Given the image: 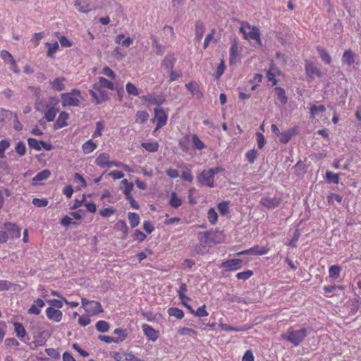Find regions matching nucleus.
<instances>
[{
	"label": "nucleus",
	"instance_id": "nucleus-1",
	"mask_svg": "<svg viewBox=\"0 0 361 361\" xmlns=\"http://www.w3.org/2000/svg\"><path fill=\"white\" fill-rule=\"evenodd\" d=\"M59 99L51 97L36 104L37 111H44V118L48 122L54 121L59 109L56 107L59 104Z\"/></svg>",
	"mask_w": 361,
	"mask_h": 361
},
{
	"label": "nucleus",
	"instance_id": "nucleus-2",
	"mask_svg": "<svg viewBox=\"0 0 361 361\" xmlns=\"http://www.w3.org/2000/svg\"><path fill=\"white\" fill-rule=\"evenodd\" d=\"M307 336V330L305 328L295 329L290 327L281 334V337L286 341L292 343L294 346H298Z\"/></svg>",
	"mask_w": 361,
	"mask_h": 361
},
{
	"label": "nucleus",
	"instance_id": "nucleus-3",
	"mask_svg": "<svg viewBox=\"0 0 361 361\" xmlns=\"http://www.w3.org/2000/svg\"><path fill=\"white\" fill-rule=\"evenodd\" d=\"M49 306L46 309L47 317L54 322H60L63 318V312L60 310L63 307L62 300L50 299L47 300Z\"/></svg>",
	"mask_w": 361,
	"mask_h": 361
},
{
	"label": "nucleus",
	"instance_id": "nucleus-4",
	"mask_svg": "<svg viewBox=\"0 0 361 361\" xmlns=\"http://www.w3.org/2000/svg\"><path fill=\"white\" fill-rule=\"evenodd\" d=\"M224 169L220 166L212 168L208 170H203L197 176V180L201 184L207 185L209 188L214 187V176L221 173Z\"/></svg>",
	"mask_w": 361,
	"mask_h": 361
},
{
	"label": "nucleus",
	"instance_id": "nucleus-5",
	"mask_svg": "<svg viewBox=\"0 0 361 361\" xmlns=\"http://www.w3.org/2000/svg\"><path fill=\"white\" fill-rule=\"evenodd\" d=\"M198 238L202 243L211 245L221 243L224 236L221 232L206 231L200 233Z\"/></svg>",
	"mask_w": 361,
	"mask_h": 361
},
{
	"label": "nucleus",
	"instance_id": "nucleus-6",
	"mask_svg": "<svg viewBox=\"0 0 361 361\" xmlns=\"http://www.w3.org/2000/svg\"><path fill=\"white\" fill-rule=\"evenodd\" d=\"M81 304L85 312L90 315H97L104 312L101 303L98 301L89 300L82 298Z\"/></svg>",
	"mask_w": 361,
	"mask_h": 361
},
{
	"label": "nucleus",
	"instance_id": "nucleus-7",
	"mask_svg": "<svg viewBox=\"0 0 361 361\" xmlns=\"http://www.w3.org/2000/svg\"><path fill=\"white\" fill-rule=\"evenodd\" d=\"M81 98L80 92H69L63 94L61 96L63 106H78Z\"/></svg>",
	"mask_w": 361,
	"mask_h": 361
},
{
	"label": "nucleus",
	"instance_id": "nucleus-8",
	"mask_svg": "<svg viewBox=\"0 0 361 361\" xmlns=\"http://www.w3.org/2000/svg\"><path fill=\"white\" fill-rule=\"evenodd\" d=\"M281 202V199L279 197L274 196H264L259 201L260 205L264 209H273L279 206Z\"/></svg>",
	"mask_w": 361,
	"mask_h": 361
},
{
	"label": "nucleus",
	"instance_id": "nucleus-9",
	"mask_svg": "<svg viewBox=\"0 0 361 361\" xmlns=\"http://www.w3.org/2000/svg\"><path fill=\"white\" fill-rule=\"evenodd\" d=\"M27 144L30 148L37 151H40L44 149L47 151H51L54 149V146L49 143L42 140H37V139L29 137L27 139Z\"/></svg>",
	"mask_w": 361,
	"mask_h": 361
},
{
	"label": "nucleus",
	"instance_id": "nucleus-10",
	"mask_svg": "<svg viewBox=\"0 0 361 361\" xmlns=\"http://www.w3.org/2000/svg\"><path fill=\"white\" fill-rule=\"evenodd\" d=\"M167 119L168 116L165 111L162 109L156 108L154 109V116L152 119V121L157 123L154 132L165 126L166 124Z\"/></svg>",
	"mask_w": 361,
	"mask_h": 361
},
{
	"label": "nucleus",
	"instance_id": "nucleus-11",
	"mask_svg": "<svg viewBox=\"0 0 361 361\" xmlns=\"http://www.w3.org/2000/svg\"><path fill=\"white\" fill-rule=\"evenodd\" d=\"M305 70L307 76L313 80L315 77L321 78L322 76L320 69L312 61H305Z\"/></svg>",
	"mask_w": 361,
	"mask_h": 361
},
{
	"label": "nucleus",
	"instance_id": "nucleus-12",
	"mask_svg": "<svg viewBox=\"0 0 361 361\" xmlns=\"http://www.w3.org/2000/svg\"><path fill=\"white\" fill-rule=\"evenodd\" d=\"M142 330L149 341L154 342L158 339L159 331H156L151 326L147 324H143L142 325Z\"/></svg>",
	"mask_w": 361,
	"mask_h": 361
},
{
	"label": "nucleus",
	"instance_id": "nucleus-13",
	"mask_svg": "<svg viewBox=\"0 0 361 361\" xmlns=\"http://www.w3.org/2000/svg\"><path fill=\"white\" fill-rule=\"evenodd\" d=\"M44 305L45 303L44 300L41 298H37L34 300L33 303L28 309L27 313L29 314L39 315L41 313L42 309L44 307Z\"/></svg>",
	"mask_w": 361,
	"mask_h": 361
},
{
	"label": "nucleus",
	"instance_id": "nucleus-14",
	"mask_svg": "<svg viewBox=\"0 0 361 361\" xmlns=\"http://www.w3.org/2000/svg\"><path fill=\"white\" fill-rule=\"evenodd\" d=\"M1 57L6 62L8 63L11 65V69L16 73H18L19 71L17 68V64L16 61L14 60L13 56L6 50H3L1 51Z\"/></svg>",
	"mask_w": 361,
	"mask_h": 361
},
{
	"label": "nucleus",
	"instance_id": "nucleus-15",
	"mask_svg": "<svg viewBox=\"0 0 361 361\" xmlns=\"http://www.w3.org/2000/svg\"><path fill=\"white\" fill-rule=\"evenodd\" d=\"M242 262L240 259H232L222 262L221 267L229 271H235L240 269Z\"/></svg>",
	"mask_w": 361,
	"mask_h": 361
},
{
	"label": "nucleus",
	"instance_id": "nucleus-16",
	"mask_svg": "<svg viewBox=\"0 0 361 361\" xmlns=\"http://www.w3.org/2000/svg\"><path fill=\"white\" fill-rule=\"evenodd\" d=\"M74 6L80 13H87L92 10L88 0H75Z\"/></svg>",
	"mask_w": 361,
	"mask_h": 361
},
{
	"label": "nucleus",
	"instance_id": "nucleus-17",
	"mask_svg": "<svg viewBox=\"0 0 361 361\" xmlns=\"http://www.w3.org/2000/svg\"><path fill=\"white\" fill-rule=\"evenodd\" d=\"M68 114L65 111H62L59 114L58 118L54 123V129L59 130L68 126L67 120L68 119Z\"/></svg>",
	"mask_w": 361,
	"mask_h": 361
},
{
	"label": "nucleus",
	"instance_id": "nucleus-18",
	"mask_svg": "<svg viewBox=\"0 0 361 361\" xmlns=\"http://www.w3.org/2000/svg\"><path fill=\"white\" fill-rule=\"evenodd\" d=\"M50 176L51 171L48 169H44L32 178V184L35 185H39L42 181L48 179Z\"/></svg>",
	"mask_w": 361,
	"mask_h": 361
},
{
	"label": "nucleus",
	"instance_id": "nucleus-19",
	"mask_svg": "<svg viewBox=\"0 0 361 361\" xmlns=\"http://www.w3.org/2000/svg\"><path fill=\"white\" fill-rule=\"evenodd\" d=\"M4 227L11 233V238H19L20 237V228L16 224L10 222L5 223Z\"/></svg>",
	"mask_w": 361,
	"mask_h": 361
},
{
	"label": "nucleus",
	"instance_id": "nucleus-20",
	"mask_svg": "<svg viewBox=\"0 0 361 361\" xmlns=\"http://www.w3.org/2000/svg\"><path fill=\"white\" fill-rule=\"evenodd\" d=\"M145 99L148 104L156 105H161L165 101L164 97L161 94H148L147 96H145Z\"/></svg>",
	"mask_w": 361,
	"mask_h": 361
},
{
	"label": "nucleus",
	"instance_id": "nucleus-21",
	"mask_svg": "<svg viewBox=\"0 0 361 361\" xmlns=\"http://www.w3.org/2000/svg\"><path fill=\"white\" fill-rule=\"evenodd\" d=\"M178 166L184 169L181 173L182 179L184 180L185 181L192 183L194 180V176L192 173L191 165L183 164L182 166Z\"/></svg>",
	"mask_w": 361,
	"mask_h": 361
},
{
	"label": "nucleus",
	"instance_id": "nucleus-22",
	"mask_svg": "<svg viewBox=\"0 0 361 361\" xmlns=\"http://www.w3.org/2000/svg\"><path fill=\"white\" fill-rule=\"evenodd\" d=\"M280 71L277 69V68L274 65H271L269 69L267 71V77L268 81L271 82L272 85H275L277 83V80L276 79V74H279Z\"/></svg>",
	"mask_w": 361,
	"mask_h": 361
},
{
	"label": "nucleus",
	"instance_id": "nucleus-23",
	"mask_svg": "<svg viewBox=\"0 0 361 361\" xmlns=\"http://www.w3.org/2000/svg\"><path fill=\"white\" fill-rule=\"evenodd\" d=\"M251 30L250 32H247L245 35V39H252L256 40L259 45L262 44L260 39V33L259 30L257 27L251 26Z\"/></svg>",
	"mask_w": 361,
	"mask_h": 361
},
{
	"label": "nucleus",
	"instance_id": "nucleus-24",
	"mask_svg": "<svg viewBox=\"0 0 361 361\" xmlns=\"http://www.w3.org/2000/svg\"><path fill=\"white\" fill-rule=\"evenodd\" d=\"M109 154L107 153L100 154L95 160V164L100 167H109Z\"/></svg>",
	"mask_w": 361,
	"mask_h": 361
},
{
	"label": "nucleus",
	"instance_id": "nucleus-25",
	"mask_svg": "<svg viewBox=\"0 0 361 361\" xmlns=\"http://www.w3.org/2000/svg\"><path fill=\"white\" fill-rule=\"evenodd\" d=\"M204 30H205V27H204V25L202 22H201L200 20H198L195 23V40L197 42H200L203 35H204Z\"/></svg>",
	"mask_w": 361,
	"mask_h": 361
},
{
	"label": "nucleus",
	"instance_id": "nucleus-26",
	"mask_svg": "<svg viewBox=\"0 0 361 361\" xmlns=\"http://www.w3.org/2000/svg\"><path fill=\"white\" fill-rule=\"evenodd\" d=\"M97 147V144L93 142L92 140H88L82 145V152L85 154H88L94 152Z\"/></svg>",
	"mask_w": 361,
	"mask_h": 361
},
{
	"label": "nucleus",
	"instance_id": "nucleus-27",
	"mask_svg": "<svg viewBox=\"0 0 361 361\" xmlns=\"http://www.w3.org/2000/svg\"><path fill=\"white\" fill-rule=\"evenodd\" d=\"M124 37H125V35L123 34H122V33L118 34L115 37V42L116 44H121V46H123L124 47H128L129 46H130L133 44V38L128 37L125 39L122 40Z\"/></svg>",
	"mask_w": 361,
	"mask_h": 361
},
{
	"label": "nucleus",
	"instance_id": "nucleus-28",
	"mask_svg": "<svg viewBox=\"0 0 361 361\" xmlns=\"http://www.w3.org/2000/svg\"><path fill=\"white\" fill-rule=\"evenodd\" d=\"M110 356L116 361H128L129 353L123 351H112L110 353Z\"/></svg>",
	"mask_w": 361,
	"mask_h": 361
},
{
	"label": "nucleus",
	"instance_id": "nucleus-29",
	"mask_svg": "<svg viewBox=\"0 0 361 361\" xmlns=\"http://www.w3.org/2000/svg\"><path fill=\"white\" fill-rule=\"evenodd\" d=\"M121 183L123 185L122 190L125 195V197L126 198L128 197L132 196L131 192L134 187L133 183L128 182L127 179H123L121 180Z\"/></svg>",
	"mask_w": 361,
	"mask_h": 361
},
{
	"label": "nucleus",
	"instance_id": "nucleus-30",
	"mask_svg": "<svg viewBox=\"0 0 361 361\" xmlns=\"http://www.w3.org/2000/svg\"><path fill=\"white\" fill-rule=\"evenodd\" d=\"M238 56V44L236 40H234L232 43L230 49V63H235L237 57Z\"/></svg>",
	"mask_w": 361,
	"mask_h": 361
},
{
	"label": "nucleus",
	"instance_id": "nucleus-31",
	"mask_svg": "<svg viewBox=\"0 0 361 361\" xmlns=\"http://www.w3.org/2000/svg\"><path fill=\"white\" fill-rule=\"evenodd\" d=\"M176 59L172 55H167L161 62V66L169 71H171Z\"/></svg>",
	"mask_w": 361,
	"mask_h": 361
},
{
	"label": "nucleus",
	"instance_id": "nucleus-32",
	"mask_svg": "<svg viewBox=\"0 0 361 361\" xmlns=\"http://www.w3.org/2000/svg\"><path fill=\"white\" fill-rule=\"evenodd\" d=\"M317 51L320 58L325 63L330 64L331 63V57L325 49L322 47H317Z\"/></svg>",
	"mask_w": 361,
	"mask_h": 361
},
{
	"label": "nucleus",
	"instance_id": "nucleus-33",
	"mask_svg": "<svg viewBox=\"0 0 361 361\" xmlns=\"http://www.w3.org/2000/svg\"><path fill=\"white\" fill-rule=\"evenodd\" d=\"M326 108L322 104L312 105L310 109V115L312 118H314L316 116H319L320 114H322L325 111Z\"/></svg>",
	"mask_w": 361,
	"mask_h": 361
},
{
	"label": "nucleus",
	"instance_id": "nucleus-34",
	"mask_svg": "<svg viewBox=\"0 0 361 361\" xmlns=\"http://www.w3.org/2000/svg\"><path fill=\"white\" fill-rule=\"evenodd\" d=\"M115 228L116 230L121 232L123 238H126L128 234V227L124 221H118L115 224Z\"/></svg>",
	"mask_w": 361,
	"mask_h": 361
},
{
	"label": "nucleus",
	"instance_id": "nucleus-35",
	"mask_svg": "<svg viewBox=\"0 0 361 361\" xmlns=\"http://www.w3.org/2000/svg\"><path fill=\"white\" fill-rule=\"evenodd\" d=\"M343 62L348 66H351L355 61V54L350 50H346L342 57Z\"/></svg>",
	"mask_w": 361,
	"mask_h": 361
},
{
	"label": "nucleus",
	"instance_id": "nucleus-36",
	"mask_svg": "<svg viewBox=\"0 0 361 361\" xmlns=\"http://www.w3.org/2000/svg\"><path fill=\"white\" fill-rule=\"evenodd\" d=\"M128 219L129 221V224L132 228L137 227L140 222V219L139 215L135 212H128Z\"/></svg>",
	"mask_w": 361,
	"mask_h": 361
},
{
	"label": "nucleus",
	"instance_id": "nucleus-37",
	"mask_svg": "<svg viewBox=\"0 0 361 361\" xmlns=\"http://www.w3.org/2000/svg\"><path fill=\"white\" fill-rule=\"evenodd\" d=\"M95 329L100 333H106L110 329L109 324L104 320L98 321L95 324Z\"/></svg>",
	"mask_w": 361,
	"mask_h": 361
},
{
	"label": "nucleus",
	"instance_id": "nucleus-38",
	"mask_svg": "<svg viewBox=\"0 0 361 361\" xmlns=\"http://www.w3.org/2000/svg\"><path fill=\"white\" fill-rule=\"evenodd\" d=\"M65 78H56L51 83V88L54 90H63L66 86L64 85Z\"/></svg>",
	"mask_w": 361,
	"mask_h": 361
},
{
	"label": "nucleus",
	"instance_id": "nucleus-39",
	"mask_svg": "<svg viewBox=\"0 0 361 361\" xmlns=\"http://www.w3.org/2000/svg\"><path fill=\"white\" fill-rule=\"evenodd\" d=\"M13 325L16 336L20 339L23 338L26 335V331L23 325L18 322H15Z\"/></svg>",
	"mask_w": 361,
	"mask_h": 361
},
{
	"label": "nucleus",
	"instance_id": "nucleus-40",
	"mask_svg": "<svg viewBox=\"0 0 361 361\" xmlns=\"http://www.w3.org/2000/svg\"><path fill=\"white\" fill-rule=\"evenodd\" d=\"M141 146L149 152H155L159 149V144L157 142H142Z\"/></svg>",
	"mask_w": 361,
	"mask_h": 361
},
{
	"label": "nucleus",
	"instance_id": "nucleus-41",
	"mask_svg": "<svg viewBox=\"0 0 361 361\" xmlns=\"http://www.w3.org/2000/svg\"><path fill=\"white\" fill-rule=\"evenodd\" d=\"M169 315L174 317L178 319H181L184 317V312L182 310L177 307H170L168 310Z\"/></svg>",
	"mask_w": 361,
	"mask_h": 361
},
{
	"label": "nucleus",
	"instance_id": "nucleus-42",
	"mask_svg": "<svg viewBox=\"0 0 361 361\" xmlns=\"http://www.w3.org/2000/svg\"><path fill=\"white\" fill-rule=\"evenodd\" d=\"M114 334L118 335V337L114 338L117 341V343L123 341L128 336L126 330L120 328L114 329Z\"/></svg>",
	"mask_w": 361,
	"mask_h": 361
},
{
	"label": "nucleus",
	"instance_id": "nucleus-43",
	"mask_svg": "<svg viewBox=\"0 0 361 361\" xmlns=\"http://www.w3.org/2000/svg\"><path fill=\"white\" fill-rule=\"evenodd\" d=\"M149 118V114L146 111H138L135 115V122L138 123H145Z\"/></svg>",
	"mask_w": 361,
	"mask_h": 361
},
{
	"label": "nucleus",
	"instance_id": "nucleus-44",
	"mask_svg": "<svg viewBox=\"0 0 361 361\" xmlns=\"http://www.w3.org/2000/svg\"><path fill=\"white\" fill-rule=\"evenodd\" d=\"M90 94L95 99L97 104L101 103L107 98L106 92H90Z\"/></svg>",
	"mask_w": 361,
	"mask_h": 361
},
{
	"label": "nucleus",
	"instance_id": "nucleus-45",
	"mask_svg": "<svg viewBox=\"0 0 361 361\" xmlns=\"http://www.w3.org/2000/svg\"><path fill=\"white\" fill-rule=\"evenodd\" d=\"M45 45L48 47L47 56L50 58L53 57V55L59 49V44L57 42L54 43H49L46 42Z\"/></svg>",
	"mask_w": 361,
	"mask_h": 361
},
{
	"label": "nucleus",
	"instance_id": "nucleus-46",
	"mask_svg": "<svg viewBox=\"0 0 361 361\" xmlns=\"http://www.w3.org/2000/svg\"><path fill=\"white\" fill-rule=\"evenodd\" d=\"M187 292V286L185 283H181L180 288L178 291V295L179 298L181 300L182 302L184 303L185 301L190 300V298L185 295V293Z\"/></svg>",
	"mask_w": 361,
	"mask_h": 361
},
{
	"label": "nucleus",
	"instance_id": "nucleus-47",
	"mask_svg": "<svg viewBox=\"0 0 361 361\" xmlns=\"http://www.w3.org/2000/svg\"><path fill=\"white\" fill-rule=\"evenodd\" d=\"M229 204L228 201H223L218 204V209L221 215H226L229 213Z\"/></svg>",
	"mask_w": 361,
	"mask_h": 361
},
{
	"label": "nucleus",
	"instance_id": "nucleus-48",
	"mask_svg": "<svg viewBox=\"0 0 361 361\" xmlns=\"http://www.w3.org/2000/svg\"><path fill=\"white\" fill-rule=\"evenodd\" d=\"M169 204L173 208H178L182 204V200L173 192L171 195Z\"/></svg>",
	"mask_w": 361,
	"mask_h": 361
},
{
	"label": "nucleus",
	"instance_id": "nucleus-49",
	"mask_svg": "<svg viewBox=\"0 0 361 361\" xmlns=\"http://www.w3.org/2000/svg\"><path fill=\"white\" fill-rule=\"evenodd\" d=\"M104 129V122L102 121H97L96 123V129L92 134V137L94 138L101 137Z\"/></svg>",
	"mask_w": 361,
	"mask_h": 361
},
{
	"label": "nucleus",
	"instance_id": "nucleus-50",
	"mask_svg": "<svg viewBox=\"0 0 361 361\" xmlns=\"http://www.w3.org/2000/svg\"><path fill=\"white\" fill-rule=\"evenodd\" d=\"M151 39L152 42V47L155 49L157 54H163V47L161 44H159L157 37L155 36H152Z\"/></svg>",
	"mask_w": 361,
	"mask_h": 361
},
{
	"label": "nucleus",
	"instance_id": "nucleus-51",
	"mask_svg": "<svg viewBox=\"0 0 361 361\" xmlns=\"http://www.w3.org/2000/svg\"><path fill=\"white\" fill-rule=\"evenodd\" d=\"M207 219L212 225L215 224L218 220V214L214 208H210L207 212Z\"/></svg>",
	"mask_w": 361,
	"mask_h": 361
},
{
	"label": "nucleus",
	"instance_id": "nucleus-52",
	"mask_svg": "<svg viewBox=\"0 0 361 361\" xmlns=\"http://www.w3.org/2000/svg\"><path fill=\"white\" fill-rule=\"evenodd\" d=\"M178 334L180 336L189 335L191 336H195L197 334V331L188 327H180L178 329Z\"/></svg>",
	"mask_w": 361,
	"mask_h": 361
},
{
	"label": "nucleus",
	"instance_id": "nucleus-53",
	"mask_svg": "<svg viewBox=\"0 0 361 361\" xmlns=\"http://www.w3.org/2000/svg\"><path fill=\"white\" fill-rule=\"evenodd\" d=\"M192 142L194 147L197 149H203L205 148V145L203 142L198 137L197 135H192Z\"/></svg>",
	"mask_w": 361,
	"mask_h": 361
},
{
	"label": "nucleus",
	"instance_id": "nucleus-54",
	"mask_svg": "<svg viewBox=\"0 0 361 361\" xmlns=\"http://www.w3.org/2000/svg\"><path fill=\"white\" fill-rule=\"evenodd\" d=\"M293 130H288L286 131L282 132L280 133L279 136H280V141L283 143H287L291 138L293 135Z\"/></svg>",
	"mask_w": 361,
	"mask_h": 361
},
{
	"label": "nucleus",
	"instance_id": "nucleus-55",
	"mask_svg": "<svg viewBox=\"0 0 361 361\" xmlns=\"http://www.w3.org/2000/svg\"><path fill=\"white\" fill-rule=\"evenodd\" d=\"M32 204L37 207H45L48 205V200L46 198H33Z\"/></svg>",
	"mask_w": 361,
	"mask_h": 361
},
{
	"label": "nucleus",
	"instance_id": "nucleus-56",
	"mask_svg": "<svg viewBox=\"0 0 361 361\" xmlns=\"http://www.w3.org/2000/svg\"><path fill=\"white\" fill-rule=\"evenodd\" d=\"M340 271L341 268L338 266H331L329 269V277L333 279H337L339 276Z\"/></svg>",
	"mask_w": 361,
	"mask_h": 361
},
{
	"label": "nucleus",
	"instance_id": "nucleus-57",
	"mask_svg": "<svg viewBox=\"0 0 361 361\" xmlns=\"http://www.w3.org/2000/svg\"><path fill=\"white\" fill-rule=\"evenodd\" d=\"M116 213V209L111 207L102 209L99 211V214L102 217H109Z\"/></svg>",
	"mask_w": 361,
	"mask_h": 361
},
{
	"label": "nucleus",
	"instance_id": "nucleus-58",
	"mask_svg": "<svg viewBox=\"0 0 361 361\" xmlns=\"http://www.w3.org/2000/svg\"><path fill=\"white\" fill-rule=\"evenodd\" d=\"M326 178L328 181L334 183L335 184H338L339 182L338 175L329 171H326Z\"/></svg>",
	"mask_w": 361,
	"mask_h": 361
},
{
	"label": "nucleus",
	"instance_id": "nucleus-59",
	"mask_svg": "<svg viewBox=\"0 0 361 361\" xmlns=\"http://www.w3.org/2000/svg\"><path fill=\"white\" fill-rule=\"evenodd\" d=\"M10 146V142L7 140H2L0 141V158H4L5 150Z\"/></svg>",
	"mask_w": 361,
	"mask_h": 361
},
{
	"label": "nucleus",
	"instance_id": "nucleus-60",
	"mask_svg": "<svg viewBox=\"0 0 361 361\" xmlns=\"http://www.w3.org/2000/svg\"><path fill=\"white\" fill-rule=\"evenodd\" d=\"M16 152L20 155L23 156L26 153V147L23 142H18L15 147Z\"/></svg>",
	"mask_w": 361,
	"mask_h": 361
},
{
	"label": "nucleus",
	"instance_id": "nucleus-61",
	"mask_svg": "<svg viewBox=\"0 0 361 361\" xmlns=\"http://www.w3.org/2000/svg\"><path fill=\"white\" fill-rule=\"evenodd\" d=\"M194 314L198 317H204L209 315L208 312L206 310L205 305H202L198 307L196 311H195Z\"/></svg>",
	"mask_w": 361,
	"mask_h": 361
},
{
	"label": "nucleus",
	"instance_id": "nucleus-62",
	"mask_svg": "<svg viewBox=\"0 0 361 361\" xmlns=\"http://www.w3.org/2000/svg\"><path fill=\"white\" fill-rule=\"evenodd\" d=\"M257 151L255 149H250L246 153V158L249 161L250 163H254L255 160L257 157Z\"/></svg>",
	"mask_w": 361,
	"mask_h": 361
},
{
	"label": "nucleus",
	"instance_id": "nucleus-63",
	"mask_svg": "<svg viewBox=\"0 0 361 361\" xmlns=\"http://www.w3.org/2000/svg\"><path fill=\"white\" fill-rule=\"evenodd\" d=\"M253 274V272L251 270H247V271H243V272H239L236 274V278L239 280H246V279H248L249 278H250Z\"/></svg>",
	"mask_w": 361,
	"mask_h": 361
},
{
	"label": "nucleus",
	"instance_id": "nucleus-64",
	"mask_svg": "<svg viewBox=\"0 0 361 361\" xmlns=\"http://www.w3.org/2000/svg\"><path fill=\"white\" fill-rule=\"evenodd\" d=\"M99 84L102 87L108 88L110 90L114 89V84L109 80L104 78H100Z\"/></svg>",
	"mask_w": 361,
	"mask_h": 361
}]
</instances>
